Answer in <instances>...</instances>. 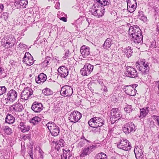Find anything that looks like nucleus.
Returning <instances> with one entry per match:
<instances>
[{"label": "nucleus", "mask_w": 159, "mask_h": 159, "mask_svg": "<svg viewBox=\"0 0 159 159\" xmlns=\"http://www.w3.org/2000/svg\"><path fill=\"white\" fill-rule=\"evenodd\" d=\"M94 1L100 5H98L95 4L93 5L91 10L92 14L96 17L99 18L104 15L105 8L102 5L105 6L109 5L110 3V0H94Z\"/></svg>", "instance_id": "f257e3e1"}, {"label": "nucleus", "mask_w": 159, "mask_h": 159, "mask_svg": "<svg viewBox=\"0 0 159 159\" xmlns=\"http://www.w3.org/2000/svg\"><path fill=\"white\" fill-rule=\"evenodd\" d=\"M16 43V39L13 35H7L3 37L1 41V45L5 49L13 47Z\"/></svg>", "instance_id": "f03ea898"}, {"label": "nucleus", "mask_w": 159, "mask_h": 159, "mask_svg": "<svg viewBox=\"0 0 159 159\" xmlns=\"http://www.w3.org/2000/svg\"><path fill=\"white\" fill-rule=\"evenodd\" d=\"M149 64V63L146 62L145 60H143L139 61L136 67L143 75H145L148 74L150 68Z\"/></svg>", "instance_id": "7ed1b4c3"}, {"label": "nucleus", "mask_w": 159, "mask_h": 159, "mask_svg": "<svg viewBox=\"0 0 159 159\" xmlns=\"http://www.w3.org/2000/svg\"><path fill=\"white\" fill-rule=\"evenodd\" d=\"M105 120L101 117H95L91 118L88 121V124L90 126L101 127L104 125Z\"/></svg>", "instance_id": "20e7f679"}, {"label": "nucleus", "mask_w": 159, "mask_h": 159, "mask_svg": "<svg viewBox=\"0 0 159 159\" xmlns=\"http://www.w3.org/2000/svg\"><path fill=\"white\" fill-rule=\"evenodd\" d=\"M46 126L52 136H57L59 134L60 128L54 122H49L46 124Z\"/></svg>", "instance_id": "39448f33"}, {"label": "nucleus", "mask_w": 159, "mask_h": 159, "mask_svg": "<svg viewBox=\"0 0 159 159\" xmlns=\"http://www.w3.org/2000/svg\"><path fill=\"white\" fill-rule=\"evenodd\" d=\"M117 146L118 148L125 151H129L131 148V145L129 141L124 139H120Z\"/></svg>", "instance_id": "423d86ee"}, {"label": "nucleus", "mask_w": 159, "mask_h": 159, "mask_svg": "<svg viewBox=\"0 0 159 159\" xmlns=\"http://www.w3.org/2000/svg\"><path fill=\"white\" fill-rule=\"evenodd\" d=\"M136 127L132 122H129L125 124L122 127L123 132L126 134H129L132 132H134Z\"/></svg>", "instance_id": "0eeeda50"}, {"label": "nucleus", "mask_w": 159, "mask_h": 159, "mask_svg": "<svg viewBox=\"0 0 159 159\" xmlns=\"http://www.w3.org/2000/svg\"><path fill=\"white\" fill-rule=\"evenodd\" d=\"M128 31L130 38H133L134 36L142 35V32L137 25H133L130 27Z\"/></svg>", "instance_id": "6e6552de"}, {"label": "nucleus", "mask_w": 159, "mask_h": 159, "mask_svg": "<svg viewBox=\"0 0 159 159\" xmlns=\"http://www.w3.org/2000/svg\"><path fill=\"white\" fill-rule=\"evenodd\" d=\"M111 116L110 119L112 123L115 122L121 117V115L117 108H113L111 109Z\"/></svg>", "instance_id": "1a4fd4ad"}, {"label": "nucleus", "mask_w": 159, "mask_h": 159, "mask_svg": "<svg viewBox=\"0 0 159 159\" xmlns=\"http://www.w3.org/2000/svg\"><path fill=\"white\" fill-rule=\"evenodd\" d=\"M81 117V114L78 111H75L71 112L68 118L70 122L75 123L78 122Z\"/></svg>", "instance_id": "9d476101"}, {"label": "nucleus", "mask_w": 159, "mask_h": 159, "mask_svg": "<svg viewBox=\"0 0 159 159\" xmlns=\"http://www.w3.org/2000/svg\"><path fill=\"white\" fill-rule=\"evenodd\" d=\"M60 93L62 96L70 97L73 93V89L70 86L65 85L61 88Z\"/></svg>", "instance_id": "9b49d317"}, {"label": "nucleus", "mask_w": 159, "mask_h": 159, "mask_svg": "<svg viewBox=\"0 0 159 159\" xmlns=\"http://www.w3.org/2000/svg\"><path fill=\"white\" fill-rule=\"evenodd\" d=\"M93 66L89 64H85L84 67L81 69L80 72L83 76H87L89 75L92 71Z\"/></svg>", "instance_id": "f8f14e48"}, {"label": "nucleus", "mask_w": 159, "mask_h": 159, "mask_svg": "<svg viewBox=\"0 0 159 159\" xmlns=\"http://www.w3.org/2000/svg\"><path fill=\"white\" fill-rule=\"evenodd\" d=\"M17 96V92L13 89L7 92L5 100L13 102L16 100Z\"/></svg>", "instance_id": "ddd939ff"}, {"label": "nucleus", "mask_w": 159, "mask_h": 159, "mask_svg": "<svg viewBox=\"0 0 159 159\" xmlns=\"http://www.w3.org/2000/svg\"><path fill=\"white\" fill-rule=\"evenodd\" d=\"M33 94V90L29 87L24 88L21 94V98L23 100H28Z\"/></svg>", "instance_id": "4468645a"}, {"label": "nucleus", "mask_w": 159, "mask_h": 159, "mask_svg": "<svg viewBox=\"0 0 159 159\" xmlns=\"http://www.w3.org/2000/svg\"><path fill=\"white\" fill-rule=\"evenodd\" d=\"M125 75L127 77L135 78L138 76V73L135 68L132 66H127L126 68Z\"/></svg>", "instance_id": "2eb2a0df"}, {"label": "nucleus", "mask_w": 159, "mask_h": 159, "mask_svg": "<svg viewBox=\"0 0 159 159\" xmlns=\"http://www.w3.org/2000/svg\"><path fill=\"white\" fill-rule=\"evenodd\" d=\"M23 61L27 65L30 66L33 64V58L29 52H27L23 58Z\"/></svg>", "instance_id": "dca6fc26"}, {"label": "nucleus", "mask_w": 159, "mask_h": 159, "mask_svg": "<svg viewBox=\"0 0 159 159\" xmlns=\"http://www.w3.org/2000/svg\"><path fill=\"white\" fill-rule=\"evenodd\" d=\"M134 85H126L125 86L124 90L126 93L131 96H134L137 91L134 89Z\"/></svg>", "instance_id": "f3484780"}, {"label": "nucleus", "mask_w": 159, "mask_h": 159, "mask_svg": "<svg viewBox=\"0 0 159 159\" xmlns=\"http://www.w3.org/2000/svg\"><path fill=\"white\" fill-rule=\"evenodd\" d=\"M95 145H93L92 146H89L88 147L85 148L81 151L80 157H84L85 156L89 155L92 152V149L95 148Z\"/></svg>", "instance_id": "a211bd4d"}, {"label": "nucleus", "mask_w": 159, "mask_h": 159, "mask_svg": "<svg viewBox=\"0 0 159 159\" xmlns=\"http://www.w3.org/2000/svg\"><path fill=\"white\" fill-rule=\"evenodd\" d=\"M59 74L61 77L65 78L68 75V68L64 66H60L57 70Z\"/></svg>", "instance_id": "6ab92c4d"}, {"label": "nucleus", "mask_w": 159, "mask_h": 159, "mask_svg": "<svg viewBox=\"0 0 159 159\" xmlns=\"http://www.w3.org/2000/svg\"><path fill=\"white\" fill-rule=\"evenodd\" d=\"M42 104L37 102H34L31 106L32 110L35 112H39L41 111L43 109Z\"/></svg>", "instance_id": "aec40b11"}, {"label": "nucleus", "mask_w": 159, "mask_h": 159, "mask_svg": "<svg viewBox=\"0 0 159 159\" xmlns=\"http://www.w3.org/2000/svg\"><path fill=\"white\" fill-rule=\"evenodd\" d=\"M24 109L23 106L20 103H15L11 106L10 109L13 112H21Z\"/></svg>", "instance_id": "412c9836"}, {"label": "nucleus", "mask_w": 159, "mask_h": 159, "mask_svg": "<svg viewBox=\"0 0 159 159\" xmlns=\"http://www.w3.org/2000/svg\"><path fill=\"white\" fill-rule=\"evenodd\" d=\"M134 152L135 157L137 159H143V158L144 155L141 147H135Z\"/></svg>", "instance_id": "4be33fe9"}, {"label": "nucleus", "mask_w": 159, "mask_h": 159, "mask_svg": "<svg viewBox=\"0 0 159 159\" xmlns=\"http://www.w3.org/2000/svg\"><path fill=\"white\" fill-rule=\"evenodd\" d=\"M131 39L132 43L134 44V45L138 44H141L143 42V36L142 35H140L138 36H134L133 38Z\"/></svg>", "instance_id": "5701e85b"}, {"label": "nucleus", "mask_w": 159, "mask_h": 159, "mask_svg": "<svg viewBox=\"0 0 159 159\" xmlns=\"http://www.w3.org/2000/svg\"><path fill=\"white\" fill-rule=\"evenodd\" d=\"M80 52L82 56L85 57L90 54V48L85 45H83L81 47Z\"/></svg>", "instance_id": "b1692460"}, {"label": "nucleus", "mask_w": 159, "mask_h": 159, "mask_svg": "<svg viewBox=\"0 0 159 159\" xmlns=\"http://www.w3.org/2000/svg\"><path fill=\"white\" fill-rule=\"evenodd\" d=\"M47 79L46 75L42 73L39 75L38 77L35 78V81L38 84H41L46 80Z\"/></svg>", "instance_id": "393cba45"}, {"label": "nucleus", "mask_w": 159, "mask_h": 159, "mask_svg": "<svg viewBox=\"0 0 159 159\" xmlns=\"http://www.w3.org/2000/svg\"><path fill=\"white\" fill-rule=\"evenodd\" d=\"M18 127L21 131L23 133L29 131L30 129V126L25 124L24 123L21 122L18 125Z\"/></svg>", "instance_id": "a878e982"}, {"label": "nucleus", "mask_w": 159, "mask_h": 159, "mask_svg": "<svg viewBox=\"0 0 159 159\" xmlns=\"http://www.w3.org/2000/svg\"><path fill=\"white\" fill-rule=\"evenodd\" d=\"M123 51L128 58H129L132 55L133 51L130 47L129 46L124 48Z\"/></svg>", "instance_id": "bb28decb"}, {"label": "nucleus", "mask_w": 159, "mask_h": 159, "mask_svg": "<svg viewBox=\"0 0 159 159\" xmlns=\"http://www.w3.org/2000/svg\"><path fill=\"white\" fill-rule=\"evenodd\" d=\"M15 121V118L11 115L8 114L5 118V122L9 124H12Z\"/></svg>", "instance_id": "cd10ccee"}, {"label": "nucleus", "mask_w": 159, "mask_h": 159, "mask_svg": "<svg viewBox=\"0 0 159 159\" xmlns=\"http://www.w3.org/2000/svg\"><path fill=\"white\" fill-rule=\"evenodd\" d=\"M140 117H145L148 113L149 110L147 107L143 108L140 109Z\"/></svg>", "instance_id": "c85d7f7f"}, {"label": "nucleus", "mask_w": 159, "mask_h": 159, "mask_svg": "<svg viewBox=\"0 0 159 159\" xmlns=\"http://www.w3.org/2000/svg\"><path fill=\"white\" fill-rule=\"evenodd\" d=\"M107 156L103 152H101L97 154L95 159H107Z\"/></svg>", "instance_id": "c756f323"}, {"label": "nucleus", "mask_w": 159, "mask_h": 159, "mask_svg": "<svg viewBox=\"0 0 159 159\" xmlns=\"http://www.w3.org/2000/svg\"><path fill=\"white\" fill-rule=\"evenodd\" d=\"M111 45V40L110 38H107L105 41L103 45V47L105 49L109 48Z\"/></svg>", "instance_id": "7c9ffc66"}, {"label": "nucleus", "mask_w": 159, "mask_h": 159, "mask_svg": "<svg viewBox=\"0 0 159 159\" xmlns=\"http://www.w3.org/2000/svg\"><path fill=\"white\" fill-rule=\"evenodd\" d=\"M41 121V118L38 116L34 117L30 120V122L32 123L34 125L38 124Z\"/></svg>", "instance_id": "2f4dec72"}, {"label": "nucleus", "mask_w": 159, "mask_h": 159, "mask_svg": "<svg viewBox=\"0 0 159 159\" xmlns=\"http://www.w3.org/2000/svg\"><path fill=\"white\" fill-rule=\"evenodd\" d=\"M43 93L46 95H50L53 94V92L48 88H46L42 90Z\"/></svg>", "instance_id": "473e14b6"}, {"label": "nucleus", "mask_w": 159, "mask_h": 159, "mask_svg": "<svg viewBox=\"0 0 159 159\" xmlns=\"http://www.w3.org/2000/svg\"><path fill=\"white\" fill-rule=\"evenodd\" d=\"M62 150L63 152V154H66L65 157H67V159H69L72 156L70 150L69 149L65 150L64 149H62Z\"/></svg>", "instance_id": "72a5a7b5"}, {"label": "nucleus", "mask_w": 159, "mask_h": 159, "mask_svg": "<svg viewBox=\"0 0 159 159\" xmlns=\"http://www.w3.org/2000/svg\"><path fill=\"white\" fill-rule=\"evenodd\" d=\"M20 5V7H22L23 8H26V6L27 5L28 2L26 0H19Z\"/></svg>", "instance_id": "f704fd0d"}, {"label": "nucleus", "mask_w": 159, "mask_h": 159, "mask_svg": "<svg viewBox=\"0 0 159 159\" xmlns=\"http://www.w3.org/2000/svg\"><path fill=\"white\" fill-rule=\"evenodd\" d=\"M93 128L91 130V131L92 132H93L94 133H99L100 132V128L99 127H97L95 126H90Z\"/></svg>", "instance_id": "c9c22d12"}, {"label": "nucleus", "mask_w": 159, "mask_h": 159, "mask_svg": "<svg viewBox=\"0 0 159 159\" xmlns=\"http://www.w3.org/2000/svg\"><path fill=\"white\" fill-rule=\"evenodd\" d=\"M136 7L137 5H131L130 6H127V10L129 12L132 13L135 11Z\"/></svg>", "instance_id": "e433bc0d"}, {"label": "nucleus", "mask_w": 159, "mask_h": 159, "mask_svg": "<svg viewBox=\"0 0 159 159\" xmlns=\"http://www.w3.org/2000/svg\"><path fill=\"white\" fill-rule=\"evenodd\" d=\"M5 133L7 135H10L12 133V130L8 126H5L4 129Z\"/></svg>", "instance_id": "4c0bfd02"}, {"label": "nucleus", "mask_w": 159, "mask_h": 159, "mask_svg": "<svg viewBox=\"0 0 159 159\" xmlns=\"http://www.w3.org/2000/svg\"><path fill=\"white\" fill-rule=\"evenodd\" d=\"M133 110L132 108V106L130 105H127L126 107L124 108L125 111L127 113H129L131 112Z\"/></svg>", "instance_id": "58836bf2"}, {"label": "nucleus", "mask_w": 159, "mask_h": 159, "mask_svg": "<svg viewBox=\"0 0 159 159\" xmlns=\"http://www.w3.org/2000/svg\"><path fill=\"white\" fill-rule=\"evenodd\" d=\"M127 6L137 5V2L135 0H127Z\"/></svg>", "instance_id": "ea45409f"}, {"label": "nucleus", "mask_w": 159, "mask_h": 159, "mask_svg": "<svg viewBox=\"0 0 159 159\" xmlns=\"http://www.w3.org/2000/svg\"><path fill=\"white\" fill-rule=\"evenodd\" d=\"M7 89L5 86H0V96L6 93Z\"/></svg>", "instance_id": "a19ab883"}, {"label": "nucleus", "mask_w": 159, "mask_h": 159, "mask_svg": "<svg viewBox=\"0 0 159 159\" xmlns=\"http://www.w3.org/2000/svg\"><path fill=\"white\" fill-rule=\"evenodd\" d=\"M64 140L62 139H61L59 141H57L56 142V143L58 144V145H60L61 146V148L63 147L64 146Z\"/></svg>", "instance_id": "79ce46f5"}, {"label": "nucleus", "mask_w": 159, "mask_h": 159, "mask_svg": "<svg viewBox=\"0 0 159 159\" xmlns=\"http://www.w3.org/2000/svg\"><path fill=\"white\" fill-rule=\"evenodd\" d=\"M8 16V13L7 12H3L1 16V17L6 21L7 20Z\"/></svg>", "instance_id": "37998d69"}, {"label": "nucleus", "mask_w": 159, "mask_h": 159, "mask_svg": "<svg viewBox=\"0 0 159 159\" xmlns=\"http://www.w3.org/2000/svg\"><path fill=\"white\" fill-rule=\"evenodd\" d=\"M152 117L155 121L157 122V125L159 126V116L153 115L152 116Z\"/></svg>", "instance_id": "c03bdc74"}, {"label": "nucleus", "mask_w": 159, "mask_h": 159, "mask_svg": "<svg viewBox=\"0 0 159 159\" xmlns=\"http://www.w3.org/2000/svg\"><path fill=\"white\" fill-rule=\"evenodd\" d=\"M89 142V141L88 140H87L86 139H85V140H83V141H81L80 142L79 144H80V145L81 146H84V145L85 144V143L86 142L88 143Z\"/></svg>", "instance_id": "a18cd8bd"}, {"label": "nucleus", "mask_w": 159, "mask_h": 159, "mask_svg": "<svg viewBox=\"0 0 159 159\" xmlns=\"http://www.w3.org/2000/svg\"><path fill=\"white\" fill-rule=\"evenodd\" d=\"M156 46V42L155 41H153L151 42L150 48H155Z\"/></svg>", "instance_id": "49530a36"}, {"label": "nucleus", "mask_w": 159, "mask_h": 159, "mask_svg": "<svg viewBox=\"0 0 159 159\" xmlns=\"http://www.w3.org/2000/svg\"><path fill=\"white\" fill-rule=\"evenodd\" d=\"M14 4L17 8L20 7L19 0H16Z\"/></svg>", "instance_id": "de8ad7c7"}, {"label": "nucleus", "mask_w": 159, "mask_h": 159, "mask_svg": "<svg viewBox=\"0 0 159 159\" xmlns=\"http://www.w3.org/2000/svg\"><path fill=\"white\" fill-rule=\"evenodd\" d=\"M69 50H67L65 53V55L63 56V57L64 58H67L69 57Z\"/></svg>", "instance_id": "09e8293b"}, {"label": "nucleus", "mask_w": 159, "mask_h": 159, "mask_svg": "<svg viewBox=\"0 0 159 159\" xmlns=\"http://www.w3.org/2000/svg\"><path fill=\"white\" fill-rule=\"evenodd\" d=\"M140 19L144 22H146L147 21V17L143 15L141 17H140Z\"/></svg>", "instance_id": "8fccbe9b"}, {"label": "nucleus", "mask_w": 159, "mask_h": 159, "mask_svg": "<svg viewBox=\"0 0 159 159\" xmlns=\"http://www.w3.org/2000/svg\"><path fill=\"white\" fill-rule=\"evenodd\" d=\"M139 15H138V17L139 18H140V17H141L142 16H143L144 15L143 12L142 11H140L138 12Z\"/></svg>", "instance_id": "3c124183"}, {"label": "nucleus", "mask_w": 159, "mask_h": 159, "mask_svg": "<svg viewBox=\"0 0 159 159\" xmlns=\"http://www.w3.org/2000/svg\"><path fill=\"white\" fill-rule=\"evenodd\" d=\"M19 47L20 48H25V47H26V45L25 44H24L22 43H20L19 45Z\"/></svg>", "instance_id": "603ef678"}, {"label": "nucleus", "mask_w": 159, "mask_h": 159, "mask_svg": "<svg viewBox=\"0 0 159 159\" xmlns=\"http://www.w3.org/2000/svg\"><path fill=\"white\" fill-rule=\"evenodd\" d=\"M4 6L3 4H0V13H1L3 10Z\"/></svg>", "instance_id": "864d4df0"}, {"label": "nucleus", "mask_w": 159, "mask_h": 159, "mask_svg": "<svg viewBox=\"0 0 159 159\" xmlns=\"http://www.w3.org/2000/svg\"><path fill=\"white\" fill-rule=\"evenodd\" d=\"M29 154L30 157L31 158L33 159V151L31 149L30 151H29Z\"/></svg>", "instance_id": "5fc2aeb1"}, {"label": "nucleus", "mask_w": 159, "mask_h": 159, "mask_svg": "<svg viewBox=\"0 0 159 159\" xmlns=\"http://www.w3.org/2000/svg\"><path fill=\"white\" fill-rule=\"evenodd\" d=\"M60 20L65 22H66L67 21V18L65 17H61L60 18Z\"/></svg>", "instance_id": "6e6d98bb"}, {"label": "nucleus", "mask_w": 159, "mask_h": 159, "mask_svg": "<svg viewBox=\"0 0 159 159\" xmlns=\"http://www.w3.org/2000/svg\"><path fill=\"white\" fill-rule=\"evenodd\" d=\"M102 90L104 92H107V89L106 86H102Z\"/></svg>", "instance_id": "4d7b16f0"}, {"label": "nucleus", "mask_w": 159, "mask_h": 159, "mask_svg": "<svg viewBox=\"0 0 159 159\" xmlns=\"http://www.w3.org/2000/svg\"><path fill=\"white\" fill-rule=\"evenodd\" d=\"M49 62V61L47 60H45L43 62V63L44 65H45V66H47L48 63Z\"/></svg>", "instance_id": "13d9d810"}, {"label": "nucleus", "mask_w": 159, "mask_h": 159, "mask_svg": "<svg viewBox=\"0 0 159 159\" xmlns=\"http://www.w3.org/2000/svg\"><path fill=\"white\" fill-rule=\"evenodd\" d=\"M61 148V146L60 145H58V144L57 143V145L55 147V148L58 151L60 148Z\"/></svg>", "instance_id": "bf43d9fd"}, {"label": "nucleus", "mask_w": 159, "mask_h": 159, "mask_svg": "<svg viewBox=\"0 0 159 159\" xmlns=\"http://www.w3.org/2000/svg\"><path fill=\"white\" fill-rule=\"evenodd\" d=\"M66 154H63L61 156V159H67V157H65Z\"/></svg>", "instance_id": "052dcab7"}, {"label": "nucleus", "mask_w": 159, "mask_h": 159, "mask_svg": "<svg viewBox=\"0 0 159 159\" xmlns=\"http://www.w3.org/2000/svg\"><path fill=\"white\" fill-rule=\"evenodd\" d=\"M4 71L3 68L2 67L0 66V72L1 73H2Z\"/></svg>", "instance_id": "680f3d73"}, {"label": "nucleus", "mask_w": 159, "mask_h": 159, "mask_svg": "<svg viewBox=\"0 0 159 159\" xmlns=\"http://www.w3.org/2000/svg\"><path fill=\"white\" fill-rule=\"evenodd\" d=\"M156 82L158 84V88L159 91L158 93H157V94L158 95L159 94V81H157Z\"/></svg>", "instance_id": "e2e57ef3"}, {"label": "nucleus", "mask_w": 159, "mask_h": 159, "mask_svg": "<svg viewBox=\"0 0 159 159\" xmlns=\"http://www.w3.org/2000/svg\"><path fill=\"white\" fill-rule=\"evenodd\" d=\"M86 20L88 22V23H89V25L90 24V21H91L88 18H87L86 19Z\"/></svg>", "instance_id": "0e129e2a"}, {"label": "nucleus", "mask_w": 159, "mask_h": 159, "mask_svg": "<svg viewBox=\"0 0 159 159\" xmlns=\"http://www.w3.org/2000/svg\"><path fill=\"white\" fill-rule=\"evenodd\" d=\"M98 83L99 84H100L102 86L104 85L103 84V82L101 81H98Z\"/></svg>", "instance_id": "69168bd1"}, {"label": "nucleus", "mask_w": 159, "mask_h": 159, "mask_svg": "<svg viewBox=\"0 0 159 159\" xmlns=\"http://www.w3.org/2000/svg\"><path fill=\"white\" fill-rule=\"evenodd\" d=\"M111 159H116V157L115 156H112L111 157Z\"/></svg>", "instance_id": "338daca9"}, {"label": "nucleus", "mask_w": 159, "mask_h": 159, "mask_svg": "<svg viewBox=\"0 0 159 159\" xmlns=\"http://www.w3.org/2000/svg\"><path fill=\"white\" fill-rule=\"evenodd\" d=\"M56 4L57 5V6L59 5V6L60 5V3H59V2H57V3H56Z\"/></svg>", "instance_id": "774afa93"}]
</instances>
